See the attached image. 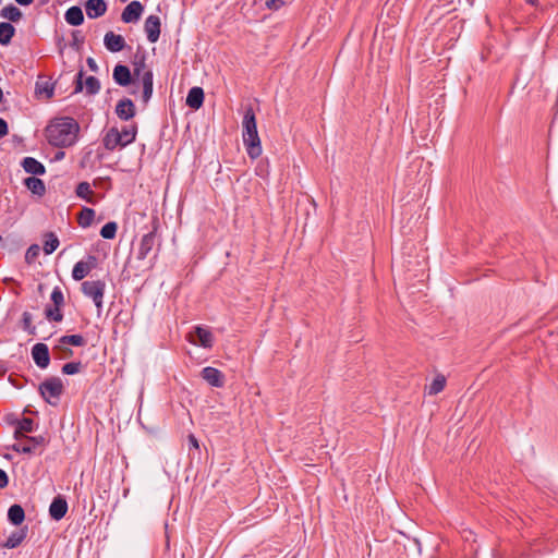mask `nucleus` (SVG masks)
Segmentation results:
<instances>
[{
  "mask_svg": "<svg viewBox=\"0 0 558 558\" xmlns=\"http://www.w3.org/2000/svg\"><path fill=\"white\" fill-rule=\"evenodd\" d=\"M78 132L80 125L73 118L62 117L47 125L46 137L56 147H70L76 142Z\"/></svg>",
  "mask_w": 558,
  "mask_h": 558,
  "instance_id": "1",
  "label": "nucleus"
},
{
  "mask_svg": "<svg viewBox=\"0 0 558 558\" xmlns=\"http://www.w3.org/2000/svg\"><path fill=\"white\" fill-rule=\"evenodd\" d=\"M243 143L246 147L247 155L252 159H256L262 155V145L260 140L257 132V124L254 110L252 108H247L243 121Z\"/></svg>",
  "mask_w": 558,
  "mask_h": 558,
  "instance_id": "2",
  "label": "nucleus"
},
{
  "mask_svg": "<svg viewBox=\"0 0 558 558\" xmlns=\"http://www.w3.org/2000/svg\"><path fill=\"white\" fill-rule=\"evenodd\" d=\"M43 398L50 404L56 405L63 392V384L59 377H50L39 386Z\"/></svg>",
  "mask_w": 558,
  "mask_h": 558,
  "instance_id": "3",
  "label": "nucleus"
},
{
  "mask_svg": "<svg viewBox=\"0 0 558 558\" xmlns=\"http://www.w3.org/2000/svg\"><path fill=\"white\" fill-rule=\"evenodd\" d=\"M105 290L106 283L102 280H87L82 283L83 294L92 299L99 311L102 308Z\"/></svg>",
  "mask_w": 558,
  "mask_h": 558,
  "instance_id": "4",
  "label": "nucleus"
},
{
  "mask_svg": "<svg viewBox=\"0 0 558 558\" xmlns=\"http://www.w3.org/2000/svg\"><path fill=\"white\" fill-rule=\"evenodd\" d=\"M45 445V438L43 436L38 437H29L22 436L20 439H16V442L12 446V449L16 452L22 453H32L39 446Z\"/></svg>",
  "mask_w": 558,
  "mask_h": 558,
  "instance_id": "5",
  "label": "nucleus"
},
{
  "mask_svg": "<svg viewBox=\"0 0 558 558\" xmlns=\"http://www.w3.org/2000/svg\"><path fill=\"white\" fill-rule=\"evenodd\" d=\"M97 266V257L88 255L86 259L77 262L72 269V278L76 281L84 279Z\"/></svg>",
  "mask_w": 558,
  "mask_h": 558,
  "instance_id": "6",
  "label": "nucleus"
},
{
  "mask_svg": "<svg viewBox=\"0 0 558 558\" xmlns=\"http://www.w3.org/2000/svg\"><path fill=\"white\" fill-rule=\"evenodd\" d=\"M190 341L193 344L210 349L214 344V336L208 328L197 326L194 332L190 333Z\"/></svg>",
  "mask_w": 558,
  "mask_h": 558,
  "instance_id": "7",
  "label": "nucleus"
},
{
  "mask_svg": "<svg viewBox=\"0 0 558 558\" xmlns=\"http://www.w3.org/2000/svg\"><path fill=\"white\" fill-rule=\"evenodd\" d=\"M32 357L39 368H47L50 363L49 349L45 343H36L32 348Z\"/></svg>",
  "mask_w": 558,
  "mask_h": 558,
  "instance_id": "8",
  "label": "nucleus"
},
{
  "mask_svg": "<svg viewBox=\"0 0 558 558\" xmlns=\"http://www.w3.org/2000/svg\"><path fill=\"white\" fill-rule=\"evenodd\" d=\"M144 7L140 1L130 2L121 14V20L124 23H135L141 19Z\"/></svg>",
  "mask_w": 558,
  "mask_h": 558,
  "instance_id": "9",
  "label": "nucleus"
},
{
  "mask_svg": "<svg viewBox=\"0 0 558 558\" xmlns=\"http://www.w3.org/2000/svg\"><path fill=\"white\" fill-rule=\"evenodd\" d=\"M160 19L157 15H149L144 24V29L149 43L154 44L160 36Z\"/></svg>",
  "mask_w": 558,
  "mask_h": 558,
  "instance_id": "10",
  "label": "nucleus"
},
{
  "mask_svg": "<svg viewBox=\"0 0 558 558\" xmlns=\"http://www.w3.org/2000/svg\"><path fill=\"white\" fill-rule=\"evenodd\" d=\"M202 378L207 381L210 386L220 388L225 384V376L223 374L211 366L204 367L202 369Z\"/></svg>",
  "mask_w": 558,
  "mask_h": 558,
  "instance_id": "11",
  "label": "nucleus"
},
{
  "mask_svg": "<svg viewBox=\"0 0 558 558\" xmlns=\"http://www.w3.org/2000/svg\"><path fill=\"white\" fill-rule=\"evenodd\" d=\"M155 241H156L155 231L148 232L147 234L142 236L140 245H138V250H137V258L138 259L144 260L147 258V256L153 251Z\"/></svg>",
  "mask_w": 558,
  "mask_h": 558,
  "instance_id": "12",
  "label": "nucleus"
},
{
  "mask_svg": "<svg viewBox=\"0 0 558 558\" xmlns=\"http://www.w3.org/2000/svg\"><path fill=\"white\" fill-rule=\"evenodd\" d=\"M104 147L107 150H114L118 147H124L123 142L120 136V131L117 128H111L107 131L102 138Z\"/></svg>",
  "mask_w": 558,
  "mask_h": 558,
  "instance_id": "13",
  "label": "nucleus"
},
{
  "mask_svg": "<svg viewBox=\"0 0 558 558\" xmlns=\"http://www.w3.org/2000/svg\"><path fill=\"white\" fill-rule=\"evenodd\" d=\"M104 44L106 48L111 52H119L125 47V40L123 36L114 34L113 32H108L105 35Z\"/></svg>",
  "mask_w": 558,
  "mask_h": 558,
  "instance_id": "14",
  "label": "nucleus"
},
{
  "mask_svg": "<svg viewBox=\"0 0 558 558\" xmlns=\"http://www.w3.org/2000/svg\"><path fill=\"white\" fill-rule=\"evenodd\" d=\"M66 511H68V502L61 496L56 497L52 500V502L50 504L49 514L56 521L61 520L65 515Z\"/></svg>",
  "mask_w": 558,
  "mask_h": 558,
  "instance_id": "15",
  "label": "nucleus"
},
{
  "mask_svg": "<svg viewBox=\"0 0 558 558\" xmlns=\"http://www.w3.org/2000/svg\"><path fill=\"white\" fill-rule=\"evenodd\" d=\"M116 113L121 120H130L135 116V106L131 99H121L116 107Z\"/></svg>",
  "mask_w": 558,
  "mask_h": 558,
  "instance_id": "16",
  "label": "nucleus"
},
{
  "mask_svg": "<svg viewBox=\"0 0 558 558\" xmlns=\"http://www.w3.org/2000/svg\"><path fill=\"white\" fill-rule=\"evenodd\" d=\"M85 11L89 19H97L106 13L107 4L104 0H88L85 4Z\"/></svg>",
  "mask_w": 558,
  "mask_h": 558,
  "instance_id": "17",
  "label": "nucleus"
},
{
  "mask_svg": "<svg viewBox=\"0 0 558 558\" xmlns=\"http://www.w3.org/2000/svg\"><path fill=\"white\" fill-rule=\"evenodd\" d=\"M27 536V527L12 532L7 541L1 545L3 548L13 549L19 547Z\"/></svg>",
  "mask_w": 558,
  "mask_h": 558,
  "instance_id": "18",
  "label": "nucleus"
},
{
  "mask_svg": "<svg viewBox=\"0 0 558 558\" xmlns=\"http://www.w3.org/2000/svg\"><path fill=\"white\" fill-rule=\"evenodd\" d=\"M113 80L120 86H128L132 81L130 69L126 65L117 64L113 69Z\"/></svg>",
  "mask_w": 558,
  "mask_h": 558,
  "instance_id": "19",
  "label": "nucleus"
},
{
  "mask_svg": "<svg viewBox=\"0 0 558 558\" xmlns=\"http://www.w3.org/2000/svg\"><path fill=\"white\" fill-rule=\"evenodd\" d=\"M204 102V90L201 87H192L186 96V105L192 109H199Z\"/></svg>",
  "mask_w": 558,
  "mask_h": 558,
  "instance_id": "20",
  "label": "nucleus"
},
{
  "mask_svg": "<svg viewBox=\"0 0 558 558\" xmlns=\"http://www.w3.org/2000/svg\"><path fill=\"white\" fill-rule=\"evenodd\" d=\"M22 167L27 173L35 175H41L46 172L45 166L33 157H25Z\"/></svg>",
  "mask_w": 558,
  "mask_h": 558,
  "instance_id": "21",
  "label": "nucleus"
},
{
  "mask_svg": "<svg viewBox=\"0 0 558 558\" xmlns=\"http://www.w3.org/2000/svg\"><path fill=\"white\" fill-rule=\"evenodd\" d=\"M64 19L68 24L78 26L84 22V14L80 7L74 5L66 10Z\"/></svg>",
  "mask_w": 558,
  "mask_h": 558,
  "instance_id": "22",
  "label": "nucleus"
},
{
  "mask_svg": "<svg viewBox=\"0 0 558 558\" xmlns=\"http://www.w3.org/2000/svg\"><path fill=\"white\" fill-rule=\"evenodd\" d=\"M34 430V421L29 417H23L17 421L14 437L15 439H20V437L25 436L26 433H32Z\"/></svg>",
  "mask_w": 558,
  "mask_h": 558,
  "instance_id": "23",
  "label": "nucleus"
},
{
  "mask_svg": "<svg viewBox=\"0 0 558 558\" xmlns=\"http://www.w3.org/2000/svg\"><path fill=\"white\" fill-rule=\"evenodd\" d=\"M14 35H15V28L11 23H8V22L0 23V45H3V46L9 45Z\"/></svg>",
  "mask_w": 558,
  "mask_h": 558,
  "instance_id": "24",
  "label": "nucleus"
},
{
  "mask_svg": "<svg viewBox=\"0 0 558 558\" xmlns=\"http://www.w3.org/2000/svg\"><path fill=\"white\" fill-rule=\"evenodd\" d=\"M24 184L33 194H36L38 196L44 195L46 192L45 183L38 178H26Z\"/></svg>",
  "mask_w": 558,
  "mask_h": 558,
  "instance_id": "25",
  "label": "nucleus"
},
{
  "mask_svg": "<svg viewBox=\"0 0 558 558\" xmlns=\"http://www.w3.org/2000/svg\"><path fill=\"white\" fill-rule=\"evenodd\" d=\"M0 16L10 22L16 23L22 19L23 14L19 8H16L13 4H9L2 8V10L0 11Z\"/></svg>",
  "mask_w": 558,
  "mask_h": 558,
  "instance_id": "26",
  "label": "nucleus"
},
{
  "mask_svg": "<svg viewBox=\"0 0 558 558\" xmlns=\"http://www.w3.org/2000/svg\"><path fill=\"white\" fill-rule=\"evenodd\" d=\"M142 84H143V101L147 102L153 95V72L146 71L142 75Z\"/></svg>",
  "mask_w": 558,
  "mask_h": 558,
  "instance_id": "27",
  "label": "nucleus"
},
{
  "mask_svg": "<svg viewBox=\"0 0 558 558\" xmlns=\"http://www.w3.org/2000/svg\"><path fill=\"white\" fill-rule=\"evenodd\" d=\"M8 519L14 525H20L25 519V511L20 505H12L8 510Z\"/></svg>",
  "mask_w": 558,
  "mask_h": 558,
  "instance_id": "28",
  "label": "nucleus"
},
{
  "mask_svg": "<svg viewBox=\"0 0 558 558\" xmlns=\"http://www.w3.org/2000/svg\"><path fill=\"white\" fill-rule=\"evenodd\" d=\"M95 218V210L88 207H84L78 216H77V222L82 228L89 227Z\"/></svg>",
  "mask_w": 558,
  "mask_h": 558,
  "instance_id": "29",
  "label": "nucleus"
},
{
  "mask_svg": "<svg viewBox=\"0 0 558 558\" xmlns=\"http://www.w3.org/2000/svg\"><path fill=\"white\" fill-rule=\"evenodd\" d=\"M136 134H137V126L135 124L124 126L120 131V136H121L124 147L135 141Z\"/></svg>",
  "mask_w": 558,
  "mask_h": 558,
  "instance_id": "30",
  "label": "nucleus"
},
{
  "mask_svg": "<svg viewBox=\"0 0 558 558\" xmlns=\"http://www.w3.org/2000/svg\"><path fill=\"white\" fill-rule=\"evenodd\" d=\"M45 238L43 250L47 255L52 254L60 244L59 239L53 232L47 233Z\"/></svg>",
  "mask_w": 558,
  "mask_h": 558,
  "instance_id": "31",
  "label": "nucleus"
},
{
  "mask_svg": "<svg viewBox=\"0 0 558 558\" xmlns=\"http://www.w3.org/2000/svg\"><path fill=\"white\" fill-rule=\"evenodd\" d=\"M52 353H53V356L59 360H65V359H70L71 356H73V350L70 349L68 344H63L62 342H60V340L52 348Z\"/></svg>",
  "mask_w": 558,
  "mask_h": 558,
  "instance_id": "32",
  "label": "nucleus"
},
{
  "mask_svg": "<svg viewBox=\"0 0 558 558\" xmlns=\"http://www.w3.org/2000/svg\"><path fill=\"white\" fill-rule=\"evenodd\" d=\"M53 84L49 81H45L41 77L36 82V93L39 95H45L46 98H51L53 96Z\"/></svg>",
  "mask_w": 558,
  "mask_h": 558,
  "instance_id": "33",
  "label": "nucleus"
},
{
  "mask_svg": "<svg viewBox=\"0 0 558 558\" xmlns=\"http://www.w3.org/2000/svg\"><path fill=\"white\" fill-rule=\"evenodd\" d=\"M446 386V378L444 375H437L428 386V395L434 396L444 390Z\"/></svg>",
  "mask_w": 558,
  "mask_h": 558,
  "instance_id": "34",
  "label": "nucleus"
},
{
  "mask_svg": "<svg viewBox=\"0 0 558 558\" xmlns=\"http://www.w3.org/2000/svg\"><path fill=\"white\" fill-rule=\"evenodd\" d=\"M60 342L68 345L83 347L86 344V340L81 335L62 336Z\"/></svg>",
  "mask_w": 558,
  "mask_h": 558,
  "instance_id": "35",
  "label": "nucleus"
},
{
  "mask_svg": "<svg viewBox=\"0 0 558 558\" xmlns=\"http://www.w3.org/2000/svg\"><path fill=\"white\" fill-rule=\"evenodd\" d=\"M75 192L78 197L84 198L89 203H93L89 196H92L94 192L88 182L78 183Z\"/></svg>",
  "mask_w": 558,
  "mask_h": 558,
  "instance_id": "36",
  "label": "nucleus"
},
{
  "mask_svg": "<svg viewBox=\"0 0 558 558\" xmlns=\"http://www.w3.org/2000/svg\"><path fill=\"white\" fill-rule=\"evenodd\" d=\"M117 229H118V226L116 222L113 221H110V222H107L100 230V235L104 238V239H108V240H111L116 236L117 234Z\"/></svg>",
  "mask_w": 558,
  "mask_h": 558,
  "instance_id": "37",
  "label": "nucleus"
},
{
  "mask_svg": "<svg viewBox=\"0 0 558 558\" xmlns=\"http://www.w3.org/2000/svg\"><path fill=\"white\" fill-rule=\"evenodd\" d=\"M60 307L61 306H56V305L53 307H47L45 310V315H46L47 319L57 322V323L61 322L63 319V315L60 311Z\"/></svg>",
  "mask_w": 558,
  "mask_h": 558,
  "instance_id": "38",
  "label": "nucleus"
},
{
  "mask_svg": "<svg viewBox=\"0 0 558 558\" xmlns=\"http://www.w3.org/2000/svg\"><path fill=\"white\" fill-rule=\"evenodd\" d=\"M85 87L89 95H95L100 89V83H99L98 78H96L95 76H88L85 80Z\"/></svg>",
  "mask_w": 558,
  "mask_h": 558,
  "instance_id": "39",
  "label": "nucleus"
},
{
  "mask_svg": "<svg viewBox=\"0 0 558 558\" xmlns=\"http://www.w3.org/2000/svg\"><path fill=\"white\" fill-rule=\"evenodd\" d=\"M33 317L32 314L28 312H24L22 315V324L23 329L27 331L28 335H35L36 333V327L32 324Z\"/></svg>",
  "mask_w": 558,
  "mask_h": 558,
  "instance_id": "40",
  "label": "nucleus"
},
{
  "mask_svg": "<svg viewBox=\"0 0 558 558\" xmlns=\"http://www.w3.org/2000/svg\"><path fill=\"white\" fill-rule=\"evenodd\" d=\"M39 253H40V247L38 244L31 245L25 253V262L27 264L34 263L35 259L38 257Z\"/></svg>",
  "mask_w": 558,
  "mask_h": 558,
  "instance_id": "41",
  "label": "nucleus"
},
{
  "mask_svg": "<svg viewBox=\"0 0 558 558\" xmlns=\"http://www.w3.org/2000/svg\"><path fill=\"white\" fill-rule=\"evenodd\" d=\"M82 368L81 362H70L63 365L62 373L65 375L77 374Z\"/></svg>",
  "mask_w": 558,
  "mask_h": 558,
  "instance_id": "42",
  "label": "nucleus"
},
{
  "mask_svg": "<svg viewBox=\"0 0 558 558\" xmlns=\"http://www.w3.org/2000/svg\"><path fill=\"white\" fill-rule=\"evenodd\" d=\"M51 301L56 306H62L64 303L63 292L59 287H54L51 292Z\"/></svg>",
  "mask_w": 558,
  "mask_h": 558,
  "instance_id": "43",
  "label": "nucleus"
},
{
  "mask_svg": "<svg viewBox=\"0 0 558 558\" xmlns=\"http://www.w3.org/2000/svg\"><path fill=\"white\" fill-rule=\"evenodd\" d=\"M286 4V0H266L265 5L267 9L277 11Z\"/></svg>",
  "mask_w": 558,
  "mask_h": 558,
  "instance_id": "44",
  "label": "nucleus"
},
{
  "mask_svg": "<svg viewBox=\"0 0 558 558\" xmlns=\"http://www.w3.org/2000/svg\"><path fill=\"white\" fill-rule=\"evenodd\" d=\"M83 71H80L77 74H76V80H75V89H74V93H80L83 90Z\"/></svg>",
  "mask_w": 558,
  "mask_h": 558,
  "instance_id": "45",
  "label": "nucleus"
},
{
  "mask_svg": "<svg viewBox=\"0 0 558 558\" xmlns=\"http://www.w3.org/2000/svg\"><path fill=\"white\" fill-rule=\"evenodd\" d=\"M8 133H9L8 123L5 122L4 119L0 118V138L8 135Z\"/></svg>",
  "mask_w": 558,
  "mask_h": 558,
  "instance_id": "46",
  "label": "nucleus"
},
{
  "mask_svg": "<svg viewBox=\"0 0 558 558\" xmlns=\"http://www.w3.org/2000/svg\"><path fill=\"white\" fill-rule=\"evenodd\" d=\"M8 483H9V478H8L7 473L2 469H0V488L7 487Z\"/></svg>",
  "mask_w": 558,
  "mask_h": 558,
  "instance_id": "47",
  "label": "nucleus"
},
{
  "mask_svg": "<svg viewBox=\"0 0 558 558\" xmlns=\"http://www.w3.org/2000/svg\"><path fill=\"white\" fill-rule=\"evenodd\" d=\"M187 441H189V445H190L191 448H194V449H198L199 448L198 440H197V438L193 434L189 435Z\"/></svg>",
  "mask_w": 558,
  "mask_h": 558,
  "instance_id": "48",
  "label": "nucleus"
},
{
  "mask_svg": "<svg viewBox=\"0 0 558 558\" xmlns=\"http://www.w3.org/2000/svg\"><path fill=\"white\" fill-rule=\"evenodd\" d=\"M87 65L90 69V71H93V72L98 71V65H97L96 61L90 57L87 58Z\"/></svg>",
  "mask_w": 558,
  "mask_h": 558,
  "instance_id": "49",
  "label": "nucleus"
},
{
  "mask_svg": "<svg viewBox=\"0 0 558 558\" xmlns=\"http://www.w3.org/2000/svg\"><path fill=\"white\" fill-rule=\"evenodd\" d=\"M21 5H29L34 0H15Z\"/></svg>",
  "mask_w": 558,
  "mask_h": 558,
  "instance_id": "50",
  "label": "nucleus"
},
{
  "mask_svg": "<svg viewBox=\"0 0 558 558\" xmlns=\"http://www.w3.org/2000/svg\"><path fill=\"white\" fill-rule=\"evenodd\" d=\"M144 66V63H141L140 65H136L134 69V74L140 75L141 69Z\"/></svg>",
  "mask_w": 558,
  "mask_h": 558,
  "instance_id": "51",
  "label": "nucleus"
},
{
  "mask_svg": "<svg viewBox=\"0 0 558 558\" xmlns=\"http://www.w3.org/2000/svg\"><path fill=\"white\" fill-rule=\"evenodd\" d=\"M63 156H64V153H63V151H59V153L57 154L56 158H57V159H61V158H63Z\"/></svg>",
  "mask_w": 558,
  "mask_h": 558,
  "instance_id": "52",
  "label": "nucleus"
},
{
  "mask_svg": "<svg viewBox=\"0 0 558 558\" xmlns=\"http://www.w3.org/2000/svg\"><path fill=\"white\" fill-rule=\"evenodd\" d=\"M2 101H3V92H2V89L0 88V102H2Z\"/></svg>",
  "mask_w": 558,
  "mask_h": 558,
  "instance_id": "53",
  "label": "nucleus"
},
{
  "mask_svg": "<svg viewBox=\"0 0 558 558\" xmlns=\"http://www.w3.org/2000/svg\"><path fill=\"white\" fill-rule=\"evenodd\" d=\"M527 3L530 4H535L536 3V0H525Z\"/></svg>",
  "mask_w": 558,
  "mask_h": 558,
  "instance_id": "54",
  "label": "nucleus"
},
{
  "mask_svg": "<svg viewBox=\"0 0 558 558\" xmlns=\"http://www.w3.org/2000/svg\"><path fill=\"white\" fill-rule=\"evenodd\" d=\"M2 242H3V239H2V236H0V244H1Z\"/></svg>",
  "mask_w": 558,
  "mask_h": 558,
  "instance_id": "55",
  "label": "nucleus"
}]
</instances>
